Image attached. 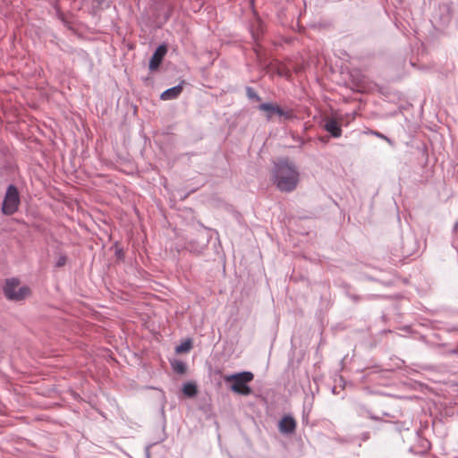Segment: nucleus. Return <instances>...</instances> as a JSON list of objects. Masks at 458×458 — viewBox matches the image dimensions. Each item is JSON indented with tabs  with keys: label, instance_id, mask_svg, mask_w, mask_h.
Returning <instances> with one entry per match:
<instances>
[{
	"label": "nucleus",
	"instance_id": "obj_16",
	"mask_svg": "<svg viewBox=\"0 0 458 458\" xmlns=\"http://www.w3.org/2000/svg\"><path fill=\"white\" fill-rule=\"evenodd\" d=\"M373 134L380 139L386 140L388 143L392 144V140L389 138H387L386 135L382 134L381 132L374 131Z\"/></svg>",
	"mask_w": 458,
	"mask_h": 458
},
{
	"label": "nucleus",
	"instance_id": "obj_6",
	"mask_svg": "<svg viewBox=\"0 0 458 458\" xmlns=\"http://www.w3.org/2000/svg\"><path fill=\"white\" fill-rule=\"evenodd\" d=\"M278 428L283 434H292L296 428L295 420L291 416H284L279 421Z\"/></svg>",
	"mask_w": 458,
	"mask_h": 458
},
{
	"label": "nucleus",
	"instance_id": "obj_14",
	"mask_svg": "<svg viewBox=\"0 0 458 458\" xmlns=\"http://www.w3.org/2000/svg\"><path fill=\"white\" fill-rule=\"evenodd\" d=\"M174 369L179 373H184L186 370V365L182 361H178L174 367Z\"/></svg>",
	"mask_w": 458,
	"mask_h": 458
},
{
	"label": "nucleus",
	"instance_id": "obj_13",
	"mask_svg": "<svg viewBox=\"0 0 458 458\" xmlns=\"http://www.w3.org/2000/svg\"><path fill=\"white\" fill-rule=\"evenodd\" d=\"M278 116L283 117L284 120H293L296 116L292 110H284L282 108V114H279Z\"/></svg>",
	"mask_w": 458,
	"mask_h": 458
},
{
	"label": "nucleus",
	"instance_id": "obj_5",
	"mask_svg": "<svg viewBox=\"0 0 458 458\" xmlns=\"http://www.w3.org/2000/svg\"><path fill=\"white\" fill-rule=\"evenodd\" d=\"M166 52H167V47L164 44H162L157 47L151 59L149 60L148 67H149L150 71H155L159 67Z\"/></svg>",
	"mask_w": 458,
	"mask_h": 458
},
{
	"label": "nucleus",
	"instance_id": "obj_12",
	"mask_svg": "<svg viewBox=\"0 0 458 458\" xmlns=\"http://www.w3.org/2000/svg\"><path fill=\"white\" fill-rule=\"evenodd\" d=\"M246 94H247V97L250 100H253V101H260L261 100L260 97L251 87L246 88Z\"/></svg>",
	"mask_w": 458,
	"mask_h": 458
},
{
	"label": "nucleus",
	"instance_id": "obj_15",
	"mask_svg": "<svg viewBox=\"0 0 458 458\" xmlns=\"http://www.w3.org/2000/svg\"><path fill=\"white\" fill-rule=\"evenodd\" d=\"M66 260H67L66 256L61 255L60 257H58V259L55 262V267H64L66 263Z\"/></svg>",
	"mask_w": 458,
	"mask_h": 458
},
{
	"label": "nucleus",
	"instance_id": "obj_4",
	"mask_svg": "<svg viewBox=\"0 0 458 458\" xmlns=\"http://www.w3.org/2000/svg\"><path fill=\"white\" fill-rule=\"evenodd\" d=\"M20 193L13 184H10L4 195L2 213L5 216H12L17 212L20 205Z\"/></svg>",
	"mask_w": 458,
	"mask_h": 458
},
{
	"label": "nucleus",
	"instance_id": "obj_18",
	"mask_svg": "<svg viewBox=\"0 0 458 458\" xmlns=\"http://www.w3.org/2000/svg\"><path fill=\"white\" fill-rule=\"evenodd\" d=\"M146 455L148 458H149V446L146 447Z\"/></svg>",
	"mask_w": 458,
	"mask_h": 458
},
{
	"label": "nucleus",
	"instance_id": "obj_1",
	"mask_svg": "<svg viewBox=\"0 0 458 458\" xmlns=\"http://www.w3.org/2000/svg\"><path fill=\"white\" fill-rule=\"evenodd\" d=\"M273 182L280 191H293L300 180V174L293 161L287 158L274 163Z\"/></svg>",
	"mask_w": 458,
	"mask_h": 458
},
{
	"label": "nucleus",
	"instance_id": "obj_9",
	"mask_svg": "<svg viewBox=\"0 0 458 458\" xmlns=\"http://www.w3.org/2000/svg\"><path fill=\"white\" fill-rule=\"evenodd\" d=\"M182 84H178L176 86H174V87L165 90L161 94L160 98L162 100L175 99L179 97V95L182 93Z\"/></svg>",
	"mask_w": 458,
	"mask_h": 458
},
{
	"label": "nucleus",
	"instance_id": "obj_2",
	"mask_svg": "<svg viewBox=\"0 0 458 458\" xmlns=\"http://www.w3.org/2000/svg\"><path fill=\"white\" fill-rule=\"evenodd\" d=\"M253 374L250 371H242L235 374L226 375L224 377V380L226 383H232L230 389L241 395H250L251 389L248 386V383L253 380Z\"/></svg>",
	"mask_w": 458,
	"mask_h": 458
},
{
	"label": "nucleus",
	"instance_id": "obj_7",
	"mask_svg": "<svg viewBox=\"0 0 458 458\" xmlns=\"http://www.w3.org/2000/svg\"><path fill=\"white\" fill-rule=\"evenodd\" d=\"M259 110L266 112V117L269 121L272 119L274 114H282V108L270 102L262 103L259 106Z\"/></svg>",
	"mask_w": 458,
	"mask_h": 458
},
{
	"label": "nucleus",
	"instance_id": "obj_11",
	"mask_svg": "<svg viewBox=\"0 0 458 458\" xmlns=\"http://www.w3.org/2000/svg\"><path fill=\"white\" fill-rule=\"evenodd\" d=\"M191 346L192 344L191 340H187L178 345L175 350L177 352H187L191 349Z\"/></svg>",
	"mask_w": 458,
	"mask_h": 458
},
{
	"label": "nucleus",
	"instance_id": "obj_17",
	"mask_svg": "<svg viewBox=\"0 0 458 458\" xmlns=\"http://www.w3.org/2000/svg\"><path fill=\"white\" fill-rule=\"evenodd\" d=\"M365 412L373 420H380L379 417L372 415L369 411H365Z\"/></svg>",
	"mask_w": 458,
	"mask_h": 458
},
{
	"label": "nucleus",
	"instance_id": "obj_8",
	"mask_svg": "<svg viewBox=\"0 0 458 458\" xmlns=\"http://www.w3.org/2000/svg\"><path fill=\"white\" fill-rule=\"evenodd\" d=\"M324 128L334 138H339L342 135V129L338 123L334 119H327L325 123Z\"/></svg>",
	"mask_w": 458,
	"mask_h": 458
},
{
	"label": "nucleus",
	"instance_id": "obj_19",
	"mask_svg": "<svg viewBox=\"0 0 458 458\" xmlns=\"http://www.w3.org/2000/svg\"><path fill=\"white\" fill-rule=\"evenodd\" d=\"M458 227V223L455 224L454 230H456Z\"/></svg>",
	"mask_w": 458,
	"mask_h": 458
},
{
	"label": "nucleus",
	"instance_id": "obj_3",
	"mask_svg": "<svg viewBox=\"0 0 458 458\" xmlns=\"http://www.w3.org/2000/svg\"><path fill=\"white\" fill-rule=\"evenodd\" d=\"M21 282L16 277L5 279L3 292L5 298L12 301H21L30 294V289L27 285H20Z\"/></svg>",
	"mask_w": 458,
	"mask_h": 458
},
{
	"label": "nucleus",
	"instance_id": "obj_10",
	"mask_svg": "<svg viewBox=\"0 0 458 458\" xmlns=\"http://www.w3.org/2000/svg\"><path fill=\"white\" fill-rule=\"evenodd\" d=\"M182 392L185 395L192 397L197 394V387L193 383H186L183 385Z\"/></svg>",
	"mask_w": 458,
	"mask_h": 458
}]
</instances>
